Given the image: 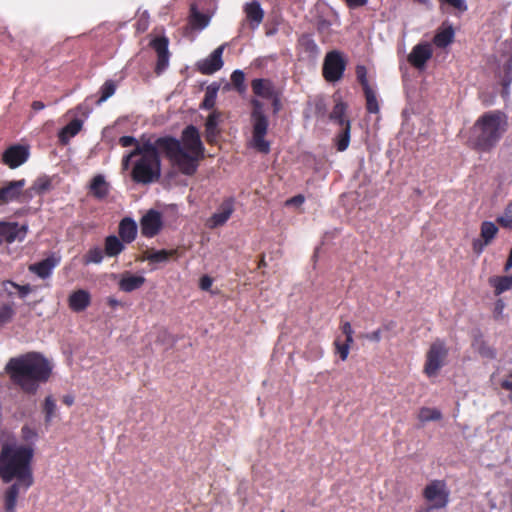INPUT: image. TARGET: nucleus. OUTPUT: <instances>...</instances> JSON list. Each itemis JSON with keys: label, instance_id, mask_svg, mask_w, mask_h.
Here are the masks:
<instances>
[{"label": "nucleus", "instance_id": "1", "mask_svg": "<svg viewBox=\"0 0 512 512\" xmlns=\"http://www.w3.org/2000/svg\"><path fill=\"white\" fill-rule=\"evenodd\" d=\"M158 149L165 152L172 166L185 175H193L204 157V146L198 130L188 126L182 132L181 140L159 138L155 143L147 140L122 158V169L130 167L133 181L149 184L157 181L161 175V160Z\"/></svg>", "mask_w": 512, "mask_h": 512}, {"label": "nucleus", "instance_id": "2", "mask_svg": "<svg viewBox=\"0 0 512 512\" xmlns=\"http://www.w3.org/2000/svg\"><path fill=\"white\" fill-rule=\"evenodd\" d=\"M52 371V363L38 352L13 357L5 366L11 382L29 395H35L49 381Z\"/></svg>", "mask_w": 512, "mask_h": 512}, {"label": "nucleus", "instance_id": "3", "mask_svg": "<svg viewBox=\"0 0 512 512\" xmlns=\"http://www.w3.org/2000/svg\"><path fill=\"white\" fill-rule=\"evenodd\" d=\"M33 457L34 448L29 445H3L0 451V479L4 483L15 480L34 484Z\"/></svg>", "mask_w": 512, "mask_h": 512}, {"label": "nucleus", "instance_id": "4", "mask_svg": "<svg viewBox=\"0 0 512 512\" xmlns=\"http://www.w3.org/2000/svg\"><path fill=\"white\" fill-rule=\"evenodd\" d=\"M507 129V117L500 111H490L478 118L474 124L475 143L482 150L491 149Z\"/></svg>", "mask_w": 512, "mask_h": 512}, {"label": "nucleus", "instance_id": "5", "mask_svg": "<svg viewBox=\"0 0 512 512\" xmlns=\"http://www.w3.org/2000/svg\"><path fill=\"white\" fill-rule=\"evenodd\" d=\"M251 103L253 105L251 115L253 126L251 145L261 153H268L270 143L265 140V135L268 130V119L263 113V105L259 100L253 99Z\"/></svg>", "mask_w": 512, "mask_h": 512}, {"label": "nucleus", "instance_id": "6", "mask_svg": "<svg viewBox=\"0 0 512 512\" xmlns=\"http://www.w3.org/2000/svg\"><path fill=\"white\" fill-rule=\"evenodd\" d=\"M448 348L440 340L434 341L426 353L423 372L429 377H436L441 368L446 364Z\"/></svg>", "mask_w": 512, "mask_h": 512}, {"label": "nucleus", "instance_id": "7", "mask_svg": "<svg viewBox=\"0 0 512 512\" xmlns=\"http://www.w3.org/2000/svg\"><path fill=\"white\" fill-rule=\"evenodd\" d=\"M449 490L444 480H432L423 490V497L436 509H443L449 503Z\"/></svg>", "mask_w": 512, "mask_h": 512}, {"label": "nucleus", "instance_id": "8", "mask_svg": "<svg viewBox=\"0 0 512 512\" xmlns=\"http://www.w3.org/2000/svg\"><path fill=\"white\" fill-rule=\"evenodd\" d=\"M345 70V61L338 51L329 52L324 60L323 75L329 82L338 81Z\"/></svg>", "mask_w": 512, "mask_h": 512}, {"label": "nucleus", "instance_id": "9", "mask_svg": "<svg viewBox=\"0 0 512 512\" xmlns=\"http://www.w3.org/2000/svg\"><path fill=\"white\" fill-rule=\"evenodd\" d=\"M28 231L27 225H19L17 222L0 221V245L23 241Z\"/></svg>", "mask_w": 512, "mask_h": 512}, {"label": "nucleus", "instance_id": "10", "mask_svg": "<svg viewBox=\"0 0 512 512\" xmlns=\"http://www.w3.org/2000/svg\"><path fill=\"white\" fill-rule=\"evenodd\" d=\"M225 44L216 48L208 57L197 62V69L205 75H210L223 67L222 54Z\"/></svg>", "mask_w": 512, "mask_h": 512}, {"label": "nucleus", "instance_id": "11", "mask_svg": "<svg viewBox=\"0 0 512 512\" xmlns=\"http://www.w3.org/2000/svg\"><path fill=\"white\" fill-rule=\"evenodd\" d=\"M29 157V150L23 145H12L2 155L3 163L12 169L24 164Z\"/></svg>", "mask_w": 512, "mask_h": 512}, {"label": "nucleus", "instance_id": "12", "mask_svg": "<svg viewBox=\"0 0 512 512\" xmlns=\"http://www.w3.org/2000/svg\"><path fill=\"white\" fill-rule=\"evenodd\" d=\"M33 484L15 481L4 492L3 508L6 512H16L17 499L20 492H26Z\"/></svg>", "mask_w": 512, "mask_h": 512}, {"label": "nucleus", "instance_id": "13", "mask_svg": "<svg viewBox=\"0 0 512 512\" xmlns=\"http://www.w3.org/2000/svg\"><path fill=\"white\" fill-rule=\"evenodd\" d=\"M168 39L166 37H156L151 40L150 45L157 53V63L155 71L161 74L169 65Z\"/></svg>", "mask_w": 512, "mask_h": 512}, {"label": "nucleus", "instance_id": "14", "mask_svg": "<svg viewBox=\"0 0 512 512\" xmlns=\"http://www.w3.org/2000/svg\"><path fill=\"white\" fill-rule=\"evenodd\" d=\"M353 330L350 322H345L342 326V333L334 341L335 353L339 355L342 361H345L349 355L350 346L353 343Z\"/></svg>", "mask_w": 512, "mask_h": 512}, {"label": "nucleus", "instance_id": "15", "mask_svg": "<svg viewBox=\"0 0 512 512\" xmlns=\"http://www.w3.org/2000/svg\"><path fill=\"white\" fill-rule=\"evenodd\" d=\"M432 54V47L429 43H419L413 47L408 55V61L413 67L422 70L425 68L426 62L432 57Z\"/></svg>", "mask_w": 512, "mask_h": 512}, {"label": "nucleus", "instance_id": "16", "mask_svg": "<svg viewBox=\"0 0 512 512\" xmlns=\"http://www.w3.org/2000/svg\"><path fill=\"white\" fill-rule=\"evenodd\" d=\"M234 212V204L231 199H226L217 211L207 220L206 225L210 229L224 225Z\"/></svg>", "mask_w": 512, "mask_h": 512}, {"label": "nucleus", "instance_id": "17", "mask_svg": "<svg viewBox=\"0 0 512 512\" xmlns=\"http://www.w3.org/2000/svg\"><path fill=\"white\" fill-rule=\"evenodd\" d=\"M161 227V214L155 210L148 211L141 219V232L146 237L155 236Z\"/></svg>", "mask_w": 512, "mask_h": 512}, {"label": "nucleus", "instance_id": "18", "mask_svg": "<svg viewBox=\"0 0 512 512\" xmlns=\"http://www.w3.org/2000/svg\"><path fill=\"white\" fill-rule=\"evenodd\" d=\"M498 232L497 226L490 221H485L481 225V234L479 239L473 241V249L477 254L483 252L485 246L491 243Z\"/></svg>", "mask_w": 512, "mask_h": 512}, {"label": "nucleus", "instance_id": "19", "mask_svg": "<svg viewBox=\"0 0 512 512\" xmlns=\"http://www.w3.org/2000/svg\"><path fill=\"white\" fill-rule=\"evenodd\" d=\"M253 93L263 99L273 100L275 109H278V100L275 87L267 79H254L251 84Z\"/></svg>", "mask_w": 512, "mask_h": 512}, {"label": "nucleus", "instance_id": "20", "mask_svg": "<svg viewBox=\"0 0 512 512\" xmlns=\"http://www.w3.org/2000/svg\"><path fill=\"white\" fill-rule=\"evenodd\" d=\"M111 186L102 174L95 175L88 186L89 194L97 200H104L110 193Z\"/></svg>", "mask_w": 512, "mask_h": 512}, {"label": "nucleus", "instance_id": "21", "mask_svg": "<svg viewBox=\"0 0 512 512\" xmlns=\"http://www.w3.org/2000/svg\"><path fill=\"white\" fill-rule=\"evenodd\" d=\"M246 20L252 29L259 27L264 18V11L257 0H253L244 5Z\"/></svg>", "mask_w": 512, "mask_h": 512}, {"label": "nucleus", "instance_id": "22", "mask_svg": "<svg viewBox=\"0 0 512 512\" xmlns=\"http://www.w3.org/2000/svg\"><path fill=\"white\" fill-rule=\"evenodd\" d=\"M24 186V179L8 182L3 188L0 189V203L7 204L17 199Z\"/></svg>", "mask_w": 512, "mask_h": 512}, {"label": "nucleus", "instance_id": "23", "mask_svg": "<svg viewBox=\"0 0 512 512\" xmlns=\"http://www.w3.org/2000/svg\"><path fill=\"white\" fill-rule=\"evenodd\" d=\"M58 263L59 259L54 256H50L38 263L30 265L29 270L40 278L45 279L51 275L53 269L58 265Z\"/></svg>", "mask_w": 512, "mask_h": 512}, {"label": "nucleus", "instance_id": "24", "mask_svg": "<svg viewBox=\"0 0 512 512\" xmlns=\"http://www.w3.org/2000/svg\"><path fill=\"white\" fill-rule=\"evenodd\" d=\"M145 282V278L140 275L125 273L119 282V287L124 292H132L140 288Z\"/></svg>", "mask_w": 512, "mask_h": 512}, {"label": "nucleus", "instance_id": "25", "mask_svg": "<svg viewBox=\"0 0 512 512\" xmlns=\"http://www.w3.org/2000/svg\"><path fill=\"white\" fill-rule=\"evenodd\" d=\"M137 234V225L131 218H124L119 225V235L124 242H132Z\"/></svg>", "mask_w": 512, "mask_h": 512}, {"label": "nucleus", "instance_id": "26", "mask_svg": "<svg viewBox=\"0 0 512 512\" xmlns=\"http://www.w3.org/2000/svg\"><path fill=\"white\" fill-rule=\"evenodd\" d=\"M82 128V121L79 119L72 120L67 124L59 133V139L63 144L69 142V140L78 134Z\"/></svg>", "mask_w": 512, "mask_h": 512}, {"label": "nucleus", "instance_id": "27", "mask_svg": "<svg viewBox=\"0 0 512 512\" xmlns=\"http://www.w3.org/2000/svg\"><path fill=\"white\" fill-rule=\"evenodd\" d=\"M489 284L494 288L496 295H500L512 289V276H496L489 279Z\"/></svg>", "mask_w": 512, "mask_h": 512}, {"label": "nucleus", "instance_id": "28", "mask_svg": "<svg viewBox=\"0 0 512 512\" xmlns=\"http://www.w3.org/2000/svg\"><path fill=\"white\" fill-rule=\"evenodd\" d=\"M89 303V293L85 290L74 292L69 298L70 307L73 310H83Z\"/></svg>", "mask_w": 512, "mask_h": 512}, {"label": "nucleus", "instance_id": "29", "mask_svg": "<svg viewBox=\"0 0 512 512\" xmlns=\"http://www.w3.org/2000/svg\"><path fill=\"white\" fill-rule=\"evenodd\" d=\"M220 114L216 111L212 112L206 121V138L208 142L215 141L218 134V122H219Z\"/></svg>", "mask_w": 512, "mask_h": 512}, {"label": "nucleus", "instance_id": "30", "mask_svg": "<svg viewBox=\"0 0 512 512\" xmlns=\"http://www.w3.org/2000/svg\"><path fill=\"white\" fill-rule=\"evenodd\" d=\"M4 290L10 295H17L19 298H25L32 292V288L30 285H18L11 281H6L3 283Z\"/></svg>", "mask_w": 512, "mask_h": 512}, {"label": "nucleus", "instance_id": "31", "mask_svg": "<svg viewBox=\"0 0 512 512\" xmlns=\"http://www.w3.org/2000/svg\"><path fill=\"white\" fill-rule=\"evenodd\" d=\"M473 349L478 352L482 357L488 359H494L496 352L493 348L488 346L482 339L481 336H476L472 342Z\"/></svg>", "mask_w": 512, "mask_h": 512}, {"label": "nucleus", "instance_id": "32", "mask_svg": "<svg viewBox=\"0 0 512 512\" xmlns=\"http://www.w3.org/2000/svg\"><path fill=\"white\" fill-rule=\"evenodd\" d=\"M346 109V104L339 101L335 104L330 114V119L337 123L340 127L345 126L346 123H350V121L345 118Z\"/></svg>", "mask_w": 512, "mask_h": 512}, {"label": "nucleus", "instance_id": "33", "mask_svg": "<svg viewBox=\"0 0 512 512\" xmlns=\"http://www.w3.org/2000/svg\"><path fill=\"white\" fill-rule=\"evenodd\" d=\"M299 46L309 57H316L319 54V48L310 35H303L299 39Z\"/></svg>", "mask_w": 512, "mask_h": 512}, {"label": "nucleus", "instance_id": "34", "mask_svg": "<svg viewBox=\"0 0 512 512\" xmlns=\"http://www.w3.org/2000/svg\"><path fill=\"white\" fill-rule=\"evenodd\" d=\"M220 89V85L218 83H212L206 88L205 97L202 103V108L204 109H212L215 105L217 93Z\"/></svg>", "mask_w": 512, "mask_h": 512}, {"label": "nucleus", "instance_id": "35", "mask_svg": "<svg viewBox=\"0 0 512 512\" xmlns=\"http://www.w3.org/2000/svg\"><path fill=\"white\" fill-rule=\"evenodd\" d=\"M350 130V123H346L345 126L341 127V131L336 136V147L338 151L342 152L348 148L350 143Z\"/></svg>", "mask_w": 512, "mask_h": 512}, {"label": "nucleus", "instance_id": "36", "mask_svg": "<svg viewBox=\"0 0 512 512\" xmlns=\"http://www.w3.org/2000/svg\"><path fill=\"white\" fill-rule=\"evenodd\" d=\"M38 431L35 427L30 424H24L20 431V437L22 441L25 443L24 445H29L33 447L35 442L38 439Z\"/></svg>", "mask_w": 512, "mask_h": 512}, {"label": "nucleus", "instance_id": "37", "mask_svg": "<svg viewBox=\"0 0 512 512\" xmlns=\"http://www.w3.org/2000/svg\"><path fill=\"white\" fill-rule=\"evenodd\" d=\"M124 249L123 243L114 235L108 236L105 240V253L113 257Z\"/></svg>", "mask_w": 512, "mask_h": 512}, {"label": "nucleus", "instance_id": "38", "mask_svg": "<svg viewBox=\"0 0 512 512\" xmlns=\"http://www.w3.org/2000/svg\"><path fill=\"white\" fill-rule=\"evenodd\" d=\"M173 251L167 250H147L144 253V259L151 263H163L168 261Z\"/></svg>", "mask_w": 512, "mask_h": 512}, {"label": "nucleus", "instance_id": "39", "mask_svg": "<svg viewBox=\"0 0 512 512\" xmlns=\"http://www.w3.org/2000/svg\"><path fill=\"white\" fill-rule=\"evenodd\" d=\"M209 22V16L200 13L195 7L191 8L190 24L193 28L202 30L208 26Z\"/></svg>", "mask_w": 512, "mask_h": 512}, {"label": "nucleus", "instance_id": "40", "mask_svg": "<svg viewBox=\"0 0 512 512\" xmlns=\"http://www.w3.org/2000/svg\"><path fill=\"white\" fill-rule=\"evenodd\" d=\"M454 37V30L452 27H446L440 30L434 37V43L438 47H446L449 45Z\"/></svg>", "mask_w": 512, "mask_h": 512}, {"label": "nucleus", "instance_id": "41", "mask_svg": "<svg viewBox=\"0 0 512 512\" xmlns=\"http://www.w3.org/2000/svg\"><path fill=\"white\" fill-rule=\"evenodd\" d=\"M418 419L421 422L439 421L442 419V413L436 408L422 407L419 410Z\"/></svg>", "mask_w": 512, "mask_h": 512}, {"label": "nucleus", "instance_id": "42", "mask_svg": "<svg viewBox=\"0 0 512 512\" xmlns=\"http://www.w3.org/2000/svg\"><path fill=\"white\" fill-rule=\"evenodd\" d=\"M57 406L55 399L49 395L45 398L43 403V413L45 414V423L49 424L55 415Z\"/></svg>", "mask_w": 512, "mask_h": 512}, {"label": "nucleus", "instance_id": "43", "mask_svg": "<svg viewBox=\"0 0 512 512\" xmlns=\"http://www.w3.org/2000/svg\"><path fill=\"white\" fill-rule=\"evenodd\" d=\"M51 188V181L47 177L38 178L30 188V192L41 195L48 192Z\"/></svg>", "mask_w": 512, "mask_h": 512}, {"label": "nucleus", "instance_id": "44", "mask_svg": "<svg viewBox=\"0 0 512 512\" xmlns=\"http://www.w3.org/2000/svg\"><path fill=\"white\" fill-rule=\"evenodd\" d=\"M365 98H366V106L367 110L370 113H378L379 105L376 98V93L372 88H367L364 90Z\"/></svg>", "mask_w": 512, "mask_h": 512}, {"label": "nucleus", "instance_id": "45", "mask_svg": "<svg viewBox=\"0 0 512 512\" xmlns=\"http://www.w3.org/2000/svg\"><path fill=\"white\" fill-rule=\"evenodd\" d=\"M498 223L508 229H512V202L505 208L503 214L497 218Z\"/></svg>", "mask_w": 512, "mask_h": 512}, {"label": "nucleus", "instance_id": "46", "mask_svg": "<svg viewBox=\"0 0 512 512\" xmlns=\"http://www.w3.org/2000/svg\"><path fill=\"white\" fill-rule=\"evenodd\" d=\"M504 72L505 75L502 78V85H503V93L504 95L508 94V86L512 81V64L510 59L505 62L504 64Z\"/></svg>", "mask_w": 512, "mask_h": 512}, {"label": "nucleus", "instance_id": "47", "mask_svg": "<svg viewBox=\"0 0 512 512\" xmlns=\"http://www.w3.org/2000/svg\"><path fill=\"white\" fill-rule=\"evenodd\" d=\"M115 84L112 81H107L101 88V97L97 101L98 104L103 103L109 97H111L115 93Z\"/></svg>", "mask_w": 512, "mask_h": 512}, {"label": "nucleus", "instance_id": "48", "mask_svg": "<svg viewBox=\"0 0 512 512\" xmlns=\"http://www.w3.org/2000/svg\"><path fill=\"white\" fill-rule=\"evenodd\" d=\"M102 260H103V253H102V250L98 247L91 249L85 256L86 264H89V263L98 264V263H101Z\"/></svg>", "mask_w": 512, "mask_h": 512}, {"label": "nucleus", "instance_id": "49", "mask_svg": "<svg viewBox=\"0 0 512 512\" xmlns=\"http://www.w3.org/2000/svg\"><path fill=\"white\" fill-rule=\"evenodd\" d=\"M146 141H139L133 136H122L119 139V143L122 147H133L136 148L137 146L144 145Z\"/></svg>", "mask_w": 512, "mask_h": 512}, {"label": "nucleus", "instance_id": "50", "mask_svg": "<svg viewBox=\"0 0 512 512\" xmlns=\"http://www.w3.org/2000/svg\"><path fill=\"white\" fill-rule=\"evenodd\" d=\"M244 73L241 70H235L231 75V81L238 91H243Z\"/></svg>", "mask_w": 512, "mask_h": 512}, {"label": "nucleus", "instance_id": "51", "mask_svg": "<svg viewBox=\"0 0 512 512\" xmlns=\"http://www.w3.org/2000/svg\"><path fill=\"white\" fill-rule=\"evenodd\" d=\"M356 75H357V79L359 80V82L361 83V85L363 87V90H366L367 88H371L368 83V80H367V71L364 66H357Z\"/></svg>", "mask_w": 512, "mask_h": 512}, {"label": "nucleus", "instance_id": "52", "mask_svg": "<svg viewBox=\"0 0 512 512\" xmlns=\"http://www.w3.org/2000/svg\"><path fill=\"white\" fill-rule=\"evenodd\" d=\"M440 2L450 5L460 12H464L467 10V4L465 0H440Z\"/></svg>", "mask_w": 512, "mask_h": 512}, {"label": "nucleus", "instance_id": "53", "mask_svg": "<svg viewBox=\"0 0 512 512\" xmlns=\"http://www.w3.org/2000/svg\"><path fill=\"white\" fill-rule=\"evenodd\" d=\"M212 286V279L208 276H203L200 279V287L203 290H208Z\"/></svg>", "mask_w": 512, "mask_h": 512}, {"label": "nucleus", "instance_id": "54", "mask_svg": "<svg viewBox=\"0 0 512 512\" xmlns=\"http://www.w3.org/2000/svg\"><path fill=\"white\" fill-rule=\"evenodd\" d=\"M304 202V197L302 195H297L291 199H289L286 204L287 205H294V206H300Z\"/></svg>", "mask_w": 512, "mask_h": 512}, {"label": "nucleus", "instance_id": "55", "mask_svg": "<svg viewBox=\"0 0 512 512\" xmlns=\"http://www.w3.org/2000/svg\"><path fill=\"white\" fill-rule=\"evenodd\" d=\"M501 386L505 390L512 391V372L502 381Z\"/></svg>", "mask_w": 512, "mask_h": 512}, {"label": "nucleus", "instance_id": "56", "mask_svg": "<svg viewBox=\"0 0 512 512\" xmlns=\"http://www.w3.org/2000/svg\"><path fill=\"white\" fill-rule=\"evenodd\" d=\"M368 0H346L347 4L351 8L364 6Z\"/></svg>", "mask_w": 512, "mask_h": 512}, {"label": "nucleus", "instance_id": "57", "mask_svg": "<svg viewBox=\"0 0 512 512\" xmlns=\"http://www.w3.org/2000/svg\"><path fill=\"white\" fill-rule=\"evenodd\" d=\"M62 402L67 406H72L74 404V396L70 394L64 395L62 398Z\"/></svg>", "mask_w": 512, "mask_h": 512}, {"label": "nucleus", "instance_id": "58", "mask_svg": "<svg viewBox=\"0 0 512 512\" xmlns=\"http://www.w3.org/2000/svg\"><path fill=\"white\" fill-rule=\"evenodd\" d=\"M32 108L35 110V111H40V110H43L45 108V105L43 102L41 101H34L32 103Z\"/></svg>", "mask_w": 512, "mask_h": 512}, {"label": "nucleus", "instance_id": "59", "mask_svg": "<svg viewBox=\"0 0 512 512\" xmlns=\"http://www.w3.org/2000/svg\"><path fill=\"white\" fill-rule=\"evenodd\" d=\"M436 508L432 505L426 506V507H420L417 509L416 512H434Z\"/></svg>", "mask_w": 512, "mask_h": 512}, {"label": "nucleus", "instance_id": "60", "mask_svg": "<svg viewBox=\"0 0 512 512\" xmlns=\"http://www.w3.org/2000/svg\"><path fill=\"white\" fill-rule=\"evenodd\" d=\"M511 267H512V247H511V250H510V253H509L508 260H507L506 265H505V270H509Z\"/></svg>", "mask_w": 512, "mask_h": 512}, {"label": "nucleus", "instance_id": "61", "mask_svg": "<svg viewBox=\"0 0 512 512\" xmlns=\"http://www.w3.org/2000/svg\"><path fill=\"white\" fill-rule=\"evenodd\" d=\"M369 338H370L371 340H374V341H379V340H380V338H381V337H380V331H375V332H373V333L369 336Z\"/></svg>", "mask_w": 512, "mask_h": 512}, {"label": "nucleus", "instance_id": "62", "mask_svg": "<svg viewBox=\"0 0 512 512\" xmlns=\"http://www.w3.org/2000/svg\"><path fill=\"white\" fill-rule=\"evenodd\" d=\"M141 26H143V30L146 29V23H141Z\"/></svg>", "mask_w": 512, "mask_h": 512}, {"label": "nucleus", "instance_id": "63", "mask_svg": "<svg viewBox=\"0 0 512 512\" xmlns=\"http://www.w3.org/2000/svg\"><path fill=\"white\" fill-rule=\"evenodd\" d=\"M141 26H143V30L146 29V23H141Z\"/></svg>", "mask_w": 512, "mask_h": 512}]
</instances>
